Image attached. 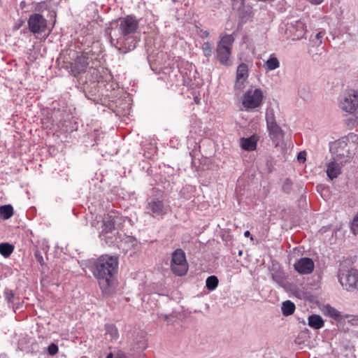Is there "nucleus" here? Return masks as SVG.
Wrapping results in <instances>:
<instances>
[{"label": "nucleus", "mask_w": 358, "mask_h": 358, "mask_svg": "<svg viewBox=\"0 0 358 358\" xmlns=\"http://www.w3.org/2000/svg\"><path fill=\"white\" fill-rule=\"evenodd\" d=\"M138 20L134 16L128 15L120 18L111 27L110 42L120 54H126L134 50L139 38L136 36L138 29Z\"/></svg>", "instance_id": "1"}, {"label": "nucleus", "mask_w": 358, "mask_h": 358, "mask_svg": "<svg viewBox=\"0 0 358 358\" xmlns=\"http://www.w3.org/2000/svg\"><path fill=\"white\" fill-rule=\"evenodd\" d=\"M90 270L98 280L103 294H108L117 273L118 258L106 255L90 262Z\"/></svg>", "instance_id": "2"}, {"label": "nucleus", "mask_w": 358, "mask_h": 358, "mask_svg": "<svg viewBox=\"0 0 358 358\" xmlns=\"http://www.w3.org/2000/svg\"><path fill=\"white\" fill-rule=\"evenodd\" d=\"M346 140L342 137L329 145L334 160L339 162L341 164L348 162L354 155L351 145H349Z\"/></svg>", "instance_id": "3"}, {"label": "nucleus", "mask_w": 358, "mask_h": 358, "mask_svg": "<svg viewBox=\"0 0 358 358\" xmlns=\"http://www.w3.org/2000/svg\"><path fill=\"white\" fill-rule=\"evenodd\" d=\"M234 42V36L229 34L223 36L217 43L216 48L217 58L222 65L226 66L231 65L229 57L231 54V48Z\"/></svg>", "instance_id": "4"}, {"label": "nucleus", "mask_w": 358, "mask_h": 358, "mask_svg": "<svg viewBox=\"0 0 358 358\" xmlns=\"http://www.w3.org/2000/svg\"><path fill=\"white\" fill-rule=\"evenodd\" d=\"M338 106L348 114H353L358 108V92L350 90L343 92L338 97Z\"/></svg>", "instance_id": "5"}, {"label": "nucleus", "mask_w": 358, "mask_h": 358, "mask_svg": "<svg viewBox=\"0 0 358 358\" xmlns=\"http://www.w3.org/2000/svg\"><path fill=\"white\" fill-rule=\"evenodd\" d=\"M171 269L172 272L178 276H182L187 273L188 271V264L185 253L182 249H176L172 253Z\"/></svg>", "instance_id": "6"}, {"label": "nucleus", "mask_w": 358, "mask_h": 358, "mask_svg": "<svg viewBox=\"0 0 358 358\" xmlns=\"http://www.w3.org/2000/svg\"><path fill=\"white\" fill-rule=\"evenodd\" d=\"M338 281L343 287L348 292L358 290V271L352 268L345 272H339Z\"/></svg>", "instance_id": "7"}, {"label": "nucleus", "mask_w": 358, "mask_h": 358, "mask_svg": "<svg viewBox=\"0 0 358 358\" xmlns=\"http://www.w3.org/2000/svg\"><path fill=\"white\" fill-rule=\"evenodd\" d=\"M263 92L260 89L248 90L242 97V106L246 110L259 107L262 101Z\"/></svg>", "instance_id": "8"}, {"label": "nucleus", "mask_w": 358, "mask_h": 358, "mask_svg": "<svg viewBox=\"0 0 358 358\" xmlns=\"http://www.w3.org/2000/svg\"><path fill=\"white\" fill-rule=\"evenodd\" d=\"M147 213L157 219L162 218L167 214L169 206L157 198L151 199L146 206Z\"/></svg>", "instance_id": "9"}, {"label": "nucleus", "mask_w": 358, "mask_h": 358, "mask_svg": "<svg viewBox=\"0 0 358 358\" xmlns=\"http://www.w3.org/2000/svg\"><path fill=\"white\" fill-rule=\"evenodd\" d=\"M27 23L29 31L34 34H42L47 28V20L39 13L31 15Z\"/></svg>", "instance_id": "10"}, {"label": "nucleus", "mask_w": 358, "mask_h": 358, "mask_svg": "<svg viewBox=\"0 0 358 358\" xmlns=\"http://www.w3.org/2000/svg\"><path fill=\"white\" fill-rule=\"evenodd\" d=\"M121 220V217L117 212L110 211L103 220L102 231L106 234L111 233L118 222Z\"/></svg>", "instance_id": "11"}, {"label": "nucleus", "mask_w": 358, "mask_h": 358, "mask_svg": "<svg viewBox=\"0 0 358 358\" xmlns=\"http://www.w3.org/2000/svg\"><path fill=\"white\" fill-rule=\"evenodd\" d=\"M248 66L245 63L238 65L236 70V81L234 89L236 90H242L244 87V83L248 78Z\"/></svg>", "instance_id": "12"}, {"label": "nucleus", "mask_w": 358, "mask_h": 358, "mask_svg": "<svg viewBox=\"0 0 358 358\" xmlns=\"http://www.w3.org/2000/svg\"><path fill=\"white\" fill-rule=\"evenodd\" d=\"M294 269L300 274H310L315 268V264L312 259L301 257L294 264Z\"/></svg>", "instance_id": "13"}, {"label": "nucleus", "mask_w": 358, "mask_h": 358, "mask_svg": "<svg viewBox=\"0 0 358 358\" xmlns=\"http://www.w3.org/2000/svg\"><path fill=\"white\" fill-rule=\"evenodd\" d=\"M87 53H83L76 57L74 62L71 64V71L75 76L85 72L89 65Z\"/></svg>", "instance_id": "14"}, {"label": "nucleus", "mask_w": 358, "mask_h": 358, "mask_svg": "<svg viewBox=\"0 0 358 358\" xmlns=\"http://www.w3.org/2000/svg\"><path fill=\"white\" fill-rule=\"evenodd\" d=\"M338 162L334 160L327 164V174L331 180L336 178L341 173V168Z\"/></svg>", "instance_id": "15"}, {"label": "nucleus", "mask_w": 358, "mask_h": 358, "mask_svg": "<svg viewBox=\"0 0 358 358\" xmlns=\"http://www.w3.org/2000/svg\"><path fill=\"white\" fill-rule=\"evenodd\" d=\"M308 324L314 329H320L324 325V322L319 315L313 314L308 317Z\"/></svg>", "instance_id": "16"}, {"label": "nucleus", "mask_w": 358, "mask_h": 358, "mask_svg": "<svg viewBox=\"0 0 358 358\" xmlns=\"http://www.w3.org/2000/svg\"><path fill=\"white\" fill-rule=\"evenodd\" d=\"M241 146L245 150H255L257 147V141L255 136L241 138Z\"/></svg>", "instance_id": "17"}, {"label": "nucleus", "mask_w": 358, "mask_h": 358, "mask_svg": "<svg viewBox=\"0 0 358 358\" xmlns=\"http://www.w3.org/2000/svg\"><path fill=\"white\" fill-rule=\"evenodd\" d=\"M322 311L324 315L328 316L335 320H340L341 319V313L329 305L324 306L322 308Z\"/></svg>", "instance_id": "18"}, {"label": "nucleus", "mask_w": 358, "mask_h": 358, "mask_svg": "<svg viewBox=\"0 0 358 358\" xmlns=\"http://www.w3.org/2000/svg\"><path fill=\"white\" fill-rule=\"evenodd\" d=\"M295 309V304L289 300H287L282 303L281 310L284 316L292 315L294 313Z\"/></svg>", "instance_id": "19"}, {"label": "nucleus", "mask_w": 358, "mask_h": 358, "mask_svg": "<svg viewBox=\"0 0 358 358\" xmlns=\"http://www.w3.org/2000/svg\"><path fill=\"white\" fill-rule=\"evenodd\" d=\"M272 279L274 282H275L278 285H279L282 287H285L286 286V279L285 273L281 271H275L271 273Z\"/></svg>", "instance_id": "20"}, {"label": "nucleus", "mask_w": 358, "mask_h": 358, "mask_svg": "<svg viewBox=\"0 0 358 358\" xmlns=\"http://www.w3.org/2000/svg\"><path fill=\"white\" fill-rule=\"evenodd\" d=\"M280 66V62L277 57L271 55L269 59L264 63V68L267 71H273Z\"/></svg>", "instance_id": "21"}, {"label": "nucleus", "mask_w": 358, "mask_h": 358, "mask_svg": "<svg viewBox=\"0 0 358 358\" xmlns=\"http://www.w3.org/2000/svg\"><path fill=\"white\" fill-rule=\"evenodd\" d=\"M14 245L9 243H0V254L5 258H8L14 251Z\"/></svg>", "instance_id": "22"}, {"label": "nucleus", "mask_w": 358, "mask_h": 358, "mask_svg": "<svg viewBox=\"0 0 358 358\" xmlns=\"http://www.w3.org/2000/svg\"><path fill=\"white\" fill-rule=\"evenodd\" d=\"M13 215V208L11 205H3L0 206V217L3 220L10 218Z\"/></svg>", "instance_id": "23"}, {"label": "nucleus", "mask_w": 358, "mask_h": 358, "mask_svg": "<svg viewBox=\"0 0 358 358\" xmlns=\"http://www.w3.org/2000/svg\"><path fill=\"white\" fill-rule=\"evenodd\" d=\"M267 128L269 131L270 135H271L273 138H279L282 137V131L281 128L278 125L277 122H275L272 124H268Z\"/></svg>", "instance_id": "24"}, {"label": "nucleus", "mask_w": 358, "mask_h": 358, "mask_svg": "<svg viewBox=\"0 0 358 358\" xmlns=\"http://www.w3.org/2000/svg\"><path fill=\"white\" fill-rule=\"evenodd\" d=\"M218 279L215 275H210L206 280V287L209 290H214L218 285Z\"/></svg>", "instance_id": "25"}, {"label": "nucleus", "mask_w": 358, "mask_h": 358, "mask_svg": "<svg viewBox=\"0 0 358 358\" xmlns=\"http://www.w3.org/2000/svg\"><path fill=\"white\" fill-rule=\"evenodd\" d=\"M343 138H346V141L349 145H351V149L353 150V148L358 144V136L353 133L349 134L346 136H343Z\"/></svg>", "instance_id": "26"}, {"label": "nucleus", "mask_w": 358, "mask_h": 358, "mask_svg": "<svg viewBox=\"0 0 358 358\" xmlns=\"http://www.w3.org/2000/svg\"><path fill=\"white\" fill-rule=\"evenodd\" d=\"M106 333L110 335L112 339H117L119 336L117 329L113 324L106 325Z\"/></svg>", "instance_id": "27"}, {"label": "nucleus", "mask_w": 358, "mask_h": 358, "mask_svg": "<svg viewBox=\"0 0 358 358\" xmlns=\"http://www.w3.org/2000/svg\"><path fill=\"white\" fill-rule=\"evenodd\" d=\"M201 50L205 57H209L213 54V45L209 42H205L201 45Z\"/></svg>", "instance_id": "28"}, {"label": "nucleus", "mask_w": 358, "mask_h": 358, "mask_svg": "<svg viewBox=\"0 0 358 358\" xmlns=\"http://www.w3.org/2000/svg\"><path fill=\"white\" fill-rule=\"evenodd\" d=\"M296 31L299 34L296 35L297 37H302L306 33V26L305 23L301 20L296 21Z\"/></svg>", "instance_id": "29"}, {"label": "nucleus", "mask_w": 358, "mask_h": 358, "mask_svg": "<svg viewBox=\"0 0 358 358\" xmlns=\"http://www.w3.org/2000/svg\"><path fill=\"white\" fill-rule=\"evenodd\" d=\"M3 296L8 303H12L15 299V293L12 289L6 288L3 292Z\"/></svg>", "instance_id": "30"}, {"label": "nucleus", "mask_w": 358, "mask_h": 358, "mask_svg": "<svg viewBox=\"0 0 358 358\" xmlns=\"http://www.w3.org/2000/svg\"><path fill=\"white\" fill-rule=\"evenodd\" d=\"M266 124H272L275 122H276L275 119V115H274V110L272 108H268L266 110Z\"/></svg>", "instance_id": "31"}, {"label": "nucleus", "mask_w": 358, "mask_h": 358, "mask_svg": "<svg viewBox=\"0 0 358 358\" xmlns=\"http://www.w3.org/2000/svg\"><path fill=\"white\" fill-rule=\"evenodd\" d=\"M292 185L293 182L289 178L285 179L282 186V191L287 194L290 193L292 189Z\"/></svg>", "instance_id": "32"}, {"label": "nucleus", "mask_w": 358, "mask_h": 358, "mask_svg": "<svg viewBox=\"0 0 358 358\" xmlns=\"http://www.w3.org/2000/svg\"><path fill=\"white\" fill-rule=\"evenodd\" d=\"M350 229L354 234H358V213L355 216L351 222Z\"/></svg>", "instance_id": "33"}, {"label": "nucleus", "mask_w": 358, "mask_h": 358, "mask_svg": "<svg viewBox=\"0 0 358 358\" xmlns=\"http://www.w3.org/2000/svg\"><path fill=\"white\" fill-rule=\"evenodd\" d=\"M58 346L55 343H51L48 348V352L50 355H55L58 352Z\"/></svg>", "instance_id": "34"}, {"label": "nucleus", "mask_w": 358, "mask_h": 358, "mask_svg": "<svg viewBox=\"0 0 358 358\" xmlns=\"http://www.w3.org/2000/svg\"><path fill=\"white\" fill-rule=\"evenodd\" d=\"M324 35H325L324 31H320L316 34L315 38L317 40L318 43H320V44L322 43V38L324 36Z\"/></svg>", "instance_id": "35"}, {"label": "nucleus", "mask_w": 358, "mask_h": 358, "mask_svg": "<svg viewBox=\"0 0 358 358\" xmlns=\"http://www.w3.org/2000/svg\"><path fill=\"white\" fill-rule=\"evenodd\" d=\"M46 6L45 3L44 1H41L38 3L36 7V10H41L45 6Z\"/></svg>", "instance_id": "36"}, {"label": "nucleus", "mask_w": 358, "mask_h": 358, "mask_svg": "<svg viewBox=\"0 0 358 358\" xmlns=\"http://www.w3.org/2000/svg\"><path fill=\"white\" fill-rule=\"evenodd\" d=\"M311 4L313 5H320L321 4L324 0H308Z\"/></svg>", "instance_id": "37"}, {"label": "nucleus", "mask_w": 358, "mask_h": 358, "mask_svg": "<svg viewBox=\"0 0 358 358\" xmlns=\"http://www.w3.org/2000/svg\"><path fill=\"white\" fill-rule=\"evenodd\" d=\"M305 155H306L305 152H299L298 155V159L299 160H301V159H305Z\"/></svg>", "instance_id": "38"}, {"label": "nucleus", "mask_w": 358, "mask_h": 358, "mask_svg": "<svg viewBox=\"0 0 358 358\" xmlns=\"http://www.w3.org/2000/svg\"><path fill=\"white\" fill-rule=\"evenodd\" d=\"M209 36V32L206 30L201 31V37L207 38Z\"/></svg>", "instance_id": "39"}, {"label": "nucleus", "mask_w": 358, "mask_h": 358, "mask_svg": "<svg viewBox=\"0 0 358 358\" xmlns=\"http://www.w3.org/2000/svg\"><path fill=\"white\" fill-rule=\"evenodd\" d=\"M36 257L38 261L41 264L42 261H43V257L41 255H38L37 253L36 254Z\"/></svg>", "instance_id": "40"}, {"label": "nucleus", "mask_w": 358, "mask_h": 358, "mask_svg": "<svg viewBox=\"0 0 358 358\" xmlns=\"http://www.w3.org/2000/svg\"><path fill=\"white\" fill-rule=\"evenodd\" d=\"M352 324H358V316L352 320Z\"/></svg>", "instance_id": "41"}, {"label": "nucleus", "mask_w": 358, "mask_h": 358, "mask_svg": "<svg viewBox=\"0 0 358 358\" xmlns=\"http://www.w3.org/2000/svg\"><path fill=\"white\" fill-rule=\"evenodd\" d=\"M244 236H245V237H250V232L249 231H245L244 232Z\"/></svg>", "instance_id": "42"}, {"label": "nucleus", "mask_w": 358, "mask_h": 358, "mask_svg": "<svg viewBox=\"0 0 358 358\" xmlns=\"http://www.w3.org/2000/svg\"><path fill=\"white\" fill-rule=\"evenodd\" d=\"M106 358H113V353L110 352L109 354H108Z\"/></svg>", "instance_id": "43"}, {"label": "nucleus", "mask_w": 358, "mask_h": 358, "mask_svg": "<svg viewBox=\"0 0 358 358\" xmlns=\"http://www.w3.org/2000/svg\"><path fill=\"white\" fill-rule=\"evenodd\" d=\"M164 317L165 320L168 319V316L167 315H164Z\"/></svg>", "instance_id": "44"}, {"label": "nucleus", "mask_w": 358, "mask_h": 358, "mask_svg": "<svg viewBox=\"0 0 358 358\" xmlns=\"http://www.w3.org/2000/svg\"><path fill=\"white\" fill-rule=\"evenodd\" d=\"M24 1H22V2H21V6H24Z\"/></svg>", "instance_id": "45"}, {"label": "nucleus", "mask_w": 358, "mask_h": 358, "mask_svg": "<svg viewBox=\"0 0 358 358\" xmlns=\"http://www.w3.org/2000/svg\"><path fill=\"white\" fill-rule=\"evenodd\" d=\"M24 1H22V2H21V6H24Z\"/></svg>", "instance_id": "46"}, {"label": "nucleus", "mask_w": 358, "mask_h": 358, "mask_svg": "<svg viewBox=\"0 0 358 358\" xmlns=\"http://www.w3.org/2000/svg\"><path fill=\"white\" fill-rule=\"evenodd\" d=\"M238 254H239V255H241L242 251H240Z\"/></svg>", "instance_id": "47"}, {"label": "nucleus", "mask_w": 358, "mask_h": 358, "mask_svg": "<svg viewBox=\"0 0 358 358\" xmlns=\"http://www.w3.org/2000/svg\"><path fill=\"white\" fill-rule=\"evenodd\" d=\"M117 358H121V357H117Z\"/></svg>", "instance_id": "48"}]
</instances>
